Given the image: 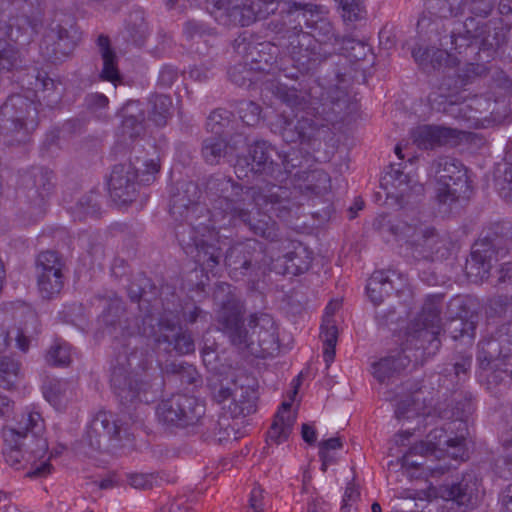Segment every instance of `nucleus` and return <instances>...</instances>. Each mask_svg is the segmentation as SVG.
<instances>
[{
    "mask_svg": "<svg viewBox=\"0 0 512 512\" xmlns=\"http://www.w3.org/2000/svg\"><path fill=\"white\" fill-rule=\"evenodd\" d=\"M42 390L45 399L55 407H61L72 396L70 385L64 380H47L44 383Z\"/></svg>",
    "mask_w": 512,
    "mask_h": 512,
    "instance_id": "obj_43",
    "label": "nucleus"
},
{
    "mask_svg": "<svg viewBox=\"0 0 512 512\" xmlns=\"http://www.w3.org/2000/svg\"><path fill=\"white\" fill-rule=\"evenodd\" d=\"M410 362V357L402 351L373 363L372 374L378 382L385 383L404 370Z\"/></svg>",
    "mask_w": 512,
    "mask_h": 512,
    "instance_id": "obj_35",
    "label": "nucleus"
},
{
    "mask_svg": "<svg viewBox=\"0 0 512 512\" xmlns=\"http://www.w3.org/2000/svg\"><path fill=\"white\" fill-rule=\"evenodd\" d=\"M463 136L461 130L441 125H420L411 131L413 143L425 150L457 145Z\"/></svg>",
    "mask_w": 512,
    "mask_h": 512,
    "instance_id": "obj_22",
    "label": "nucleus"
},
{
    "mask_svg": "<svg viewBox=\"0 0 512 512\" xmlns=\"http://www.w3.org/2000/svg\"><path fill=\"white\" fill-rule=\"evenodd\" d=\"M133 17L134 21L129 26L130 34L137 45H142L147 36V23L142 12H136Z\"/></svg>",
    "mask_w": 512,
    "mask_h": 512,
    "instance_id": "obj_61",
    "label": "nucleus"
},
{
    "mask_svg": "<svg viewBox=\"0 0 512 512\" xmlns=\"http://www.w3.org/2000/svg\"><path fill=\"white\" fill-rule=\"evenodd\" d=\"M166 374L176 375L183 384H195L198 381L199 374L195 367L185 362L172 361L166 363L163 368Z\"/></svg>",
    "mask_w": 512,
    "mask_h": 512,
    "instance_id": "obj_51",
    "label": "nucleus"
},
{
    "mask_svg": "<svg viewBox=\"0 0 512 512\" xmlns=\"http://www.w3.org/2000/svg\"><path fill=\"white\" fill-rule=\"evenodd\" d=\"M236 145H228L226 139L221 134H213L204 139L202 143V157L206 163L215 165L220 162L228 153L234 152Z\"/></svg>",
    "mask_w": 512,
    "mask_h": 512,
    "instance_id": "obj_39",
    "label": "nucleus"
},
{
    "mask_svg": "<svg viewBox=\"0 0 512 512\" xmlns=\"http://www.w3.org/2000/svg\"><path fill=\"white\" fill-rule=\"evenodd\" d=\"M382 281H384V271H376L371 275L367 283L368 297L375 305L382 303L386 296Z\"/></svg>",
    "mask_w": 512,
    "mask_h": 512,
    "instance_id": "obj_57",
    "label": "nucleus"
},
{
    "mask_svg": "<svg viewBox=\"0 0 512 512\" xmlns=\"http://www.w3.org/2000/svg\"><path fill=\"white\" fill-rule=\"evenodd\" d=\"M23 59L17 48L0 38V70L13 71L21 68Z\"/></svg>",
    "mask_w": 512,
    "mask_h": 512,
    "instance_id": "obj_47",
    "label": "nucleus"
},
{
    "mask_svg": "<svg viewBox=\"0 0 512 512\" xmlns=\"http://www.w3.org/2000/svg\"><path fill=\"white\" fill-rule=\"evenodd\" d=\"M495 255L474 244L470 258L466 262V274L474 282L488 278L491 261Z\"/></svg>",
    "mask_w": 512,
    "mask_h": 512,
    "instance_id": "obj_37",
    "label": "nucleus"
},
{
    "mask_svg": "<svg viewBox=\"0 0 512 512\" xmlns=\"http://www.w3.org/2000/svg\"><path fill=\"white\" fill-rule=\"evenodd\" d=\"M342 10L345 21H358L365 17L363 0H335Z\"/></svg>",
    "mask_w": 512,
    "mask_h": 512,
    "instance_id": "obj_55",
    "label": "nucleus"
},
{
    "mask_svg": "<svg viewBox=\"0 0 512 512\" xmlns=\"http://www.w3.org/2000/svg\"><path fill=\"white\" fill-rule=\"evenodd\" d=\"M296 411L291 409L290 402H283L267 432L266 442L269 446L285 445L296 422Z\"/></svg>",
    "mask_w": 512,
    "mask_h": 512,
    "instance_id": "obj_31",
    "label": "nucleus"
},
{
    "mask_svg": "<svg viewBox=\"0 0 512 512\" xmlns=\"http://www.w3.org/2000/svg\"><path fill=\"white\" fill-rule=\"evenodd\" d=\"M14 4L21 13L1 21L0 29L11 41L20 46H26L34 40L43 27V14L40 9H34L27 0H18Z\"/></svg>",
    "mask_w": 512,
    "mask_h": 512,
    "instance_id": "obj_16",
    "label": "nucleus"
},
{
    "mask_svg": "<svg viewBox=\"0 0 512 512\" xmlns=\"http://www.w3.org/2000/svg\"><path fill=\"white\" fill-rule=\"evenodd\" d=\"M420 441V435L417 434L415 431L403 430L394 435V437L391 440V444L398 448H418V445H420Z\"/></svg>",
    "mask_w": 512,
    "mask_h": 512,
    "instance_id": "obj_62",
    "label": "nucleus"
},
{
    "mask_svg": "<svg viewBox=\"0 0 512 512\" xmlns=\"http://www.w3.org/2000/svg\"><path fill=\"white\" fill-rule=\"evenodd\" d=\"M213 299L219 306L217 322L231 343L253 355L271 354L278 349L277 327L271 315L255 313L250 316L249 329L242 323L244 306L231 285L218 284Z\"/></svg>",
    "mask_w": 512,
    "mask_h": 512,
    "instance_id": "obj_3",
    "label": "nucleus"
},
{
    "mask_svg": "<svg viewBox=\"0 0 512 512\" xmlns=\"http://www.w3.org/2000/svg\"><path fill=\"white\" fill-rule=\"evenodd\" d=\"M64 262L55 251H44L39 254L36 262L37 275L40 274H63Z\"/></svg>",
    "mask_w": 512,
    "mask_h": 512,
    "instance_id": "obj_48",
    "label": "nucleus"
},
{
    "mask_svg": "<svg viewBox=\"0 0 512 512\" xmlns=\"http://www.w3.org/2000/svg\"><path fill=\"white\" fill-rule=\"evenodd\" d=\"M391 234L406 240L410 256L415 261H433L445 248V241L437 230L418 221H398L389 226Z\"/></svg>",
    "mask_w": 512,
    "mask_h": 512,
    "instance_id": "obj_11",
    "label": "nucleus"
},
{
    "mask_svg": "<svg viewBox=\"0 0 512 512\" xmlns=\"http://www.w3.org/2000/svg\"><path fill=\"white\" fill-rule=\"evenodd\" d=\"M500 175L496 178L499 195L512 203V151H508L499 168Z\"/></svg>",
    "mask_w": 512,
    "mask_h": 512,
    "instance_id": "obj_44",
    "label": "nucleus"
},
{
    "mask_svg": "<svg viewBox=\"0 0 512 512\" xmlns=\"http://www.w3.org/2000/svg\"><path fill=\"white\" fill-rule=\"evenodd\" d=\"M38 289L44 298H51L63 288V274L37 275Z\"/></svg>",
    "mask_w": 512,
    "mask_h": 512,
    "instance_id": "obj_53",
    "label": "nucleus"
},
{
    "mask_svg": "<svg viewBox=\"0 0 512 512\" xmlns=\"http://www.w3.org/2000/svg\"><path fill=\"white\" fill-rule=\"evenodd\" d=\"M441 300L440 296L428 298L417 319V329L410 334L408 342L417 349H423L428 355L439 350L441 342L438 338L441 331Z\"/></svg>",
    "mask_w": 512,
    "mask_h": 512,
    "instance_id": "obj_14",
    "label": "nucleus"
},
{
    "mask_svg": "<svg viewBox=\"0 0 512 512\" xmlns=\"http://www.w3.org/2000/svg\"><path fill=\"white\" fill-rule=\"evenodd\" d=\"M200 189L192 181L181 182L170 199V214L179 224L175 234L187 254L205 269H213L222 257V247L227 238H221L216 227L200 219L208 217V211L199 203Z\"/></svg>",
    "mask_w": 512,
    "mask_h": 512,
    "instance_id": "obj_2",
    "label": "nucleus"
},
{
    "mask_svg": "<svg viewBox=\"0 0 512 512\" xmlns=\"http://www.w3.org/2000/svg\"><path fill=\"white\" fill-rule=\"evenodd\" d=\"M26 82L35 93L37 101L44 103L47 107L56 106L62 97L61 83L50 78L44 71H33V74L27 75Z\"/></svg>",
    "mask_w": 512,
    "mask_h": 512,
    "instance_id": "obj_30",
    "label": "nucleus"
},
{
    "mask_svg": "<svg viewBox=\"0 0 512 512\" xmlns=\"http://www.w3.org/2000/svg\"><path fill=\"white\" fill-rule=\"evenodd\" d=\"M448 309L451 319L447 322L445 331L453 340L471 343L475 337L478 316L466 308L465 301L460 297L452 299Z\"/></svg>",
    "mask_w": 512,
    "mask_h": 512,
    "instance_id": "obj_20",
    "label": "nucleus"
},
{
    "mask_svg": "<svg viewBox=\"0 0 512 512\" xmlns=\"http://www.w3.org/2000/svg\"><path fill=\"white\" fill-rule=\"evenodd\" d=\"M6 461L11 466H17L20 458L31 461L29 476L44 477L51 472L50 450H6L4 454Z\"/></svg>",
    "mask_w": 512,
    "mask_h": 512,
    "instance_id": "obj_32",
    "label": "nucleus"
},
{
    "mask_svg": "<svg viewBox=\"0 0 512 512\" xmlns=\"http://www.w3.org/2000/svg\"><path fill=\"white\" fill-rule=\"evenodd\" d=\"M44 420L38 412H28L18 421V427H6L2 431L3 441L8 448L21 446L48 448L49 442L43 437Z\"/></svg>",
    "mask_w": 512,
    "mask_h": 512,
    "instance_id": "obj_18",
    "label": "nucleus"
},
{
    "mask_svg": "<svg viewBox=\"0 0 512 512\" xmlns=\"http://www.w3.org/2000/svg\"><path fill=\"white\" fill-rule=\"evenodd\" d=\"M246 164L249 171L255 175L272 179L278 183L286 180L285 174H291L292 169L301 165L298 151L291 150L280 153L267 141H256L249 148L248 160H238L236 174L238 178L247 177Z\"/></svg>",
    "mask_w": 512,
    "mask_h": 512,
    "instance_id": "obj_8",
    "label": "nucleus"
},
{
    "mask_svg": "<svg viewBox=\"0 0 512 512\" xmlns=\"http://www.w3.org/2000/svg\"><path fill=\"white\" fill-rule=\"evenodd\" d=\"M221 2H223L222 6L227 2L225 9L234 24L249 26L256 21L250 0H222Z\"/></svg>",
    "mask_w": 512,
    "mask_h": 512,
    "instance_id": "obj_40",
    "label": "nucleus"
},
{
    "mask_svg": "<svg viewBox=\"0 0 512 512\" xmlns=\"http://www.w3.org/2000/svg\"><path fill=\"white\" fill-rule=\"evenodd\" d=\"M240 119L248 126H254L260 119L261 108L253 101H240L236 107Z\"/></svg>",
    "mask_w": 512,
    "mask_h": 512,
    "instance_id": "obj_56",
    "label": "nucleus"
},
{
    "mask_svg": "<svg viewBox=\"0 0 512 512\" xmlns=\"http://www.w3.org/2000/svg\"><path fill=\"white\" fill-rule=\"evenodd\" d=\"M82 444L91 448L101 446L125 448L135 445L133 434L119 426L113 415L105 411L99 412L93 418L82 439Z\"/></svg>",
    "mask_w": 512,
    "mask_h": 512,
    "instance_id": "obj_15",
    "label": "nucleus"
},
{
    "mask_svg": "<svg viewBox=\"0 0 512 512\" xmlns=\"http://www.w3.org/2000/svg\"><path fill=\"white\" fill-rule=\"evenodd\" d=\"M104 331L115 339H125L130 335L128 319L125 317L123 301L118 298L111 300L101 316Z\"/></svg>",
    "mask_w": 512,
    "mask_h": 512,
    "instance_id": "obj_34",
    "label": "nucleus"
},
{
    "mask_svg": "<svg viewBox=\"0 0 512 512\" xmlns=\"http://www.w3.org/2000/svg\"><path fill=\"white\" fill-rule=\"evenodd\" d=\"M230 115V112L223 109L213 111L207 119L208 129H210L213 134L226 135L224 128L230 123Z\"/></svg>",
    "mask_w": 512,
    "mask_h": 512,
    "instance_id": "obj_60",
    "label": "nucleus"
},
{
    "mask_svg": "<svg viewBox=\"0 0 512 512\" xmlns=\"http://www.w3.org/2000/svg\"><path fill=\"white\" fill-rule=\"evenodd\" d=\"M158 326L159 330L155 338L158 344L167 343L179 354H189L195 350L192 336L183 331L174 321L162 318Z\"/></svg>",
    "mask_w": 512,
    "mask_h": 512,
    "instance_id": "obj_28",
    "label": "nucleus"
},
{
    "mask_svg": "<svg viewBox=\"0 0 512 512\" xmlns=\"http://www.w3.org/2000/svg\"><path fill=\"white\" fill-rule=\"evenodd\" d=\"M70 360L69 345L59 340H56L46 353V362L52 366H67Z\"/></svg>",
    "mask_w": 512,
    "mask_h": 512,
    "instance_id": "obj_54",
    "label": "nucleus"
},
{
    "mask_svg": "<svg viewBox=\"0 0 512 512\" xmlns=\"http://www.w3.org/2000/svg\"><path fill=\"white\" fill-rule=\"evenodd\" d=\"M80 40V32L76 26L57 24L45 33L40 45L44 58L57 63L68 58Z\"/></svg>",
    "mask_w": 512,
    "mask_h": 512,
    "instance_id": "obj_19",
    "label": "nucleus"
},
{
    "mask_svg": "<svg viewBox=\"0 0 512 512\" xmlns=\"http://www.w3.org/2000/svg\"><path fill=\"white\" fill-rule=\"evenodd\" d=\"M228 74L230 80L240 87L249 86L252 82V73L245 65H235L229 70Z\"/></svg>",
    "mask_w": 512,
    "mask_h": 512,
    "instance_id": "obj_64",
    "label": "nucleus"
},
{
    "mask_svg": "<svg viewBox=\"0 0 512 512\" xmlns=\"http://www.w3.org/2000/svg\"><path fill=\"white\" fill-rule=\"evenodd\" d=\"M111 374V386L122 405L149 402L147 393L160 385V377L153 366V353L141 337L134 339L130 351L117 357Z\"/></svg>",
    "mask_w": 512,
    "mask_h": 512,
    "instance_id": "obj_5",
    "label": "nucleus"
},
{
    "mask_svg": "<svg viewBox=\"0 0 512 512\" xmlns=\"http://www.w3.org/2000/svg\"><path fill=\"white\" fill-rule=\"evenodd\" d=\"M25 334L26 331L17 326L9 328L4 325H0V353L4 352L8 348L13 338L16 341L17 347L21 351L27 352L30 345V339Z\"/></svg>",
    "mask_w": 512,
    "mask_h": 512,
    "instance_id": "obj_46",
    "label": "nucleus"
},
{
    "mask_svg": "<svg viewBox=\"0 0 512 512\" xmlns=\"http://www.w3.org/2000/svg\"><path fill=\"white\" fill-rule=\"evenodd\" d=\"M38 126V109L34 101L21 94L8 97L0 108V133L10 144L26 142Z\"/></svg>",
    "mask_w": 512,
    "mask_h": 512,
    "instance_id": "obj_10",
    "label": "nucleus"
},
{
    "mask_svg": "<svg viewBox=\"0 0 512 512\" xmlns=\"http://www.w3.org/2000/svg\"><path fill=\"white\" fill-rule=\"evenodd\" d=\"M205 193L211 204L208 221L214 227L216 224L225 226L233 216L234 208H239L247 200H252L259 209L281 219L288 217L292 207L300 204L292 200L287 187L272 184L266 188L251 187L244 190L231 178L222 175L207 179Z\"/></svg>",
    "mask_w": 512,
    "mask_h": 512,
    "instance_id": "obj_4",
    "label": "nucleus"
},
{
    "mask_svg": "<svg viewBox=\"0 0 512 512\" xmlns=\"http://www.w3.org/2000/svg\"><path fill=\"white\" fill-rule=\"evenodd\" d=\"M277 99L296 111L294 118L281 114L272 124L287 143L308 142L317 134L319 124L312 118L314 100L305 90L288 87L281 83L267 86Z\"/></svg>",
    "mask_w": 512,
    "mask_h": 512,
    "instance_id": "obj_7",
    "label": "nucleus"
},
{
    "mask_svg": "<svg viewBox=\"0 0 512 512\" xmlns=\"http://www.w3.org/2000/svg\"><path fill=\"white\" fill-rule=\"evenodd\" d=\"M337 336L338 330L333 319L324 317L323 324L321 326L320 338L324 344L323 357L327 364L334 360Z\"/></svg>",
    "mask_w": 512,
    "mask_h": 512,
    "instance_id": "obj_45",
    "label": "nucleus"
},
{
    "mask_svg": "<svg viewBox=\"0 0 512 512\" xmlns=\"http://www.w3.org/2000/svg\"><path fill=\"white\" fill-rule=\"evenodd\" d=\"M97 47L102 59L100 78L110 82L119 81L121 76L118 69V58L116 53L111 49L109 38L100 35L97 39Z\"/></svg>",
    "mask_w": 512,
    "mask_h": 512,
    "instance_id": "obj_38",
    "label": "nucleus"
},
{
    "mask_svg": "<svg viewBox=\"0 0 512 512\" xmlns=\"http://www.w3.org/2000/svg\"><path fill=\"white\" fill-rule=\"evenodd\" d=\"M212 395L219 404H225L230 400L223 409H226L232 418L245 417L255 411L256 380L245 373H240L231 380L230 385L214 383Z\"/></svg>",
    "mask_w": 512,
    "mask_h": 512,
    "instance_id": "obj_12",
    "label": "nucleus"
},
{
    "mask_svg": "<svg viewBox=\"0 0 512 512\" xmlns=\"http://www.w3.org/2000/svg\"><path fill=\"white\" fill-rule=\"evenodd\" d=\"M149 119L157 126H165L173 114V102L167 95L156 94L149 99Z\"/></svg>",
    "mask_w": 512,
    "mask_h": 512,
    "instance_id": "obj_41",
    "label": "nucleus"
},
{
    "mask_svg": "<svg viewBox=\"0 0 512 512\" xmlns=\"http://www.w3.org/2000/svg\"><path fill=\"white\" fill-rule=\"evenodd\" d=\"M20 379V363L10 357H0V386L10 389Z\"/></svg>",
    "mask_w": 512,
    "mask_h": 512,
    "instance_id": "obj_49",
    "label": "nucleus"
},
{
    "mask_svg": "<svg viewBox=\"0 0 512 512\" xmlns=\"http://www.w3.org/2000/svg\"><path fill=\"white\" fill-rule=\"evenodd\" d=\"M250 3L253 6L256 21L267 18L277 10L275 0H250Z\"/></svg>",
    "mask_w": 512,
    "mask_h": 512,
    "instance_id": "obj_63",
    "label": "nucleus"
},
{
    "mask_svg": "<svg viewBox=\"0 0 512 512\" xmlns=\"http://www.w3.org/2000/svg\"><path fill=\"white\" fill-rule=\"evenodd\" d=\"M137 170L131 162L117 164L109 179V192L114 202L125 205L134 201L139 183Z\"/></svg>",
    "mask_w": 512,
    "mask_h": 512,
    "instance_id": "obj_21",
    "label": "nucleus"
},
{
    "mask_svg": "<svg viewBox=\"0 0 512 512\" xmlns=\"http://www.w3.org/2000/svg\"><path fill=\"white\" fill-rule=\"evenodd\" d=\"M122 132L130 139L140 137L144 131L145 112L138 101H129L122 108Z\"/></svg>",
    "mask_w": 512,
    "mask_h": 512,
    "instance_id": "obj_36",
    "label": "nucleus"
},
{
    "mask_svg": "<svg viewBox=\"0 0 512 512\" xmlns=\"http://www.w3.org/2000/svg\"><path fill=\"white\" fill-rule=\"evenodd\" d=\"M442 19L418 21V28L426 29L430 46L413 48L412 57L428 73L458 66L470 47L490 51L507 40L508 29L500 21L468 17L458 28L449 29Z\"/></svg>",
    "mask_w": 512,
    "mask_h": 512,
    "instance_id": "obj_1",
    "label": "nucleus"
},
{
    "mask_svg": "<svg viewBox=\"0 0 512 512\" xmlns=\"http://www.w3.org/2000/svg\"><path fill=\"white\" fill-rule=\"evenodd\" d=\"M52 171L38 167L33 168L23 178V183L27 188V197L32 204L42 212L44 200L53 190Z\"/></svg>",
    "mask_w": 512,
    "mask_h": 512,
    "instance_id": "obj_27",
    "label": "nucleus"
},
{
    "mask_svg": "<svg viewBox=\"0 0 512 512\" xmlns=\"http://www.w3.org/2000/svg\"><path fill=\"white\" fill-rule=\"evenodd\" d=\"M100 207L98 203V195L91 192L82 196L75 206L72 213L78 220H85L87 218L97 217Z\"/></svg>",
    "mask_w": 512,
    "mask_h": 512,
    "instance_id": "obj_50",
    "label": "nucleus"
},
{
    "mask_svg": "<svg viewBox=\"0 0 512 512\" xmlns=\"http://www.w3.org/2000/svg\"><path fill=\"white\" fill-rule=\"evenodd\" d=\"M320 7L312 3L288 2L285 10L282 11L284 24L293 30L290 36L288 50L294 66L300 73H307L314 69L324 56L316 51V42L338 43V36L335 34L333 25L327 19H320L316 22V35L302 31L301 22H307V13H318Z\"/></svg>",
    "mask_w": 512,
    "mask_h": 512,
    "instance_id": "obj_6",
    "label": "nucleus"
},
{
    "mask_svg": "<svg viewBox=\"0 0 512 512\" xmlns=\"http://www.w3.org/2000/svg\"><path fill=\"white\" fill-rule=\"evenodd\" d=\"M205 414V405L196 397L173 395L157 407V415L167 424L186 427L197 424Z\"/></svg>",
    "mask_w": 512,
    "mask_h": 512,
    "instance_id": "obj_17",
    "label": "nucleus"
},
{
    "mask_svg": "<svg viewBox=\"0 0 512 512\" xmlns=\"http://www.w3.org/2000/svg\"><path fill=\"white\" fill-rule=\"evenodd\" d=\"M479 247L498 256H505L512 251V224L509 222L493 223L483 230L476 243Z\"/></svg>",
    "mask_w": 512,
    "mask_h": 512,
    "instance_id": "obj_26",
    "label": "nucleus"
},
{
    "mask_svg": "<svg viewBox=\"0 0 512 512\" xmlns=\"http://www.w3.org/2000/svg\"><path fill=\"white\" fill-rule=\"evenodd\" d=\"M443 439V443L447 444L449 447H467L473 444V441L470 437H467L463 432L456 435L455 437H447L446 432L442 428H436L432 430L428 436L427 441H420L419 448H438L441 445Z\"/></svg>",
    "mask_w": 512,
    "mask_h": 512,
    "instance_id": "obj_42",
    "label": "nucleus"
},
{
    "mask_svg": "<svg viewBox=\"0 0 512 512\" xmlns=\"http://www.w3.org/2000/svg\"><path fill=\"white\" fill-rule=\"evenodd\" d=\"M433 404L427 399L426 392L419 389L401 399L395 409L398 420L424 417L431 414Z\"/></svg>",
    "mask_w": 512,
    "mask_h": 512,
    "instance_id": "obj_33",
    "label": "nucleus"
},
{
    "mask_svg": "<svg viewBox=\"0 0 512 512\" xmlns=\"http://www.w3.org/2000/svg\"><path fill=\"white\" fill-rule=\"evenodd\" d=\"M440 498L446 501H453L458 506L466 505L470 502V496L460 485H443L438 490Z\"/></svg>",
    "mask_w": 512,
    "mask_h": 512,
    "instance_id": "obj_59",
    "label": "nucleus"
},
{
    "mask_svg": "<svg viewBox=\"0 0 512 512\" xmlns=\"http://www.w3.org/2000/svg\"><path fill=\"white\" fill-rule=\"evenodd\" d=\"M291 177V183L295 190L306 196H319L330 190V177L323 170L296 171L295 173L285 174V177Z\"/></svg>",
    "mask_w": 512,
    "mask_h": 512,
    "instance_id": "obj_29",
    "label": "nucleus"
},
{
    "mask_svg": "<svg viewBox=\"0 0 512 512\" xmlns=\"http://www.w3.org/2000/svg\"><path fill=\"white\" fill-rule=\"evenodd\" d=\"M428 102L431 108L438 112L455 113L457 111L461 113L468 108V105L464 104L455 106L450 96L442 92V87H439L437 91H433L429 94Z\"/></svg>",
    "mask_w": 512,
    "mask_h": 512,
    "instance_id": "obj_52",
    "label": "nucleus"
},
{
    "mask_svg": "<svg viewBox=\"0 0 512 512\" xmlns=\"http://www.w3.org/2000/svg\"><path fill=\"white\" fill-rule=\"evenodd\" d=\"M263 253L256 241L238 243L227 251L225 264L236 276L247 275L249 271L256 272L262 268Z\"/></svg>",
    "mask_w": 512,
    "mask_h": 512,
    "instance_id": "obj_23",
    "label": "nucleus"
},
{
    "mask_svg": "<svg viewBox=\"0 0 512 512\" xmlns=\"http://www.w3.org/2000/svg\"><path fill=\"white\" fill-rule=\"evenodd\" d=\"M512 339L502 331V326L492 337L483 339L478 344L477 362L482 370H490L486 377L488 390L493 393L502 392L501 385L510 388L512 384V363L508 358L512 351L508 348Z\"/></svg>",
    "mask_w": 512,
    "mask_h": 512,
    "instance_id": "obj_9",
    "label": "nucleus"
},
{
    "mask_svg": "<svg viewBox=\"0 0 512 512\" xmlns=\"http://www.w3.org/2000/svg\"><path fill=\"white\" fill-rule=\"evenodd\" d=\"M245 203L239 208H234L233 216L226 224L240 221L249 227L250 231L270 242L280 241L281 235L277 223L266 213L258 212V218L252 217L251 212L245 207Z\"/></svg>",
    "mask_w": 512,
    "mask_h": 512,
    "instance_id": "obj_25",
    "label": "nucleus"
},
{
    "mask_svg": "<svg viewBox=\"0 0 512 512\" xmlns=\"http://www.w3.org/2000/svg\"><path fill=\"white\" fill-rule=\"evenodd\" d=\"M497 0H425L429 9L439 18L457 17L466 9L477 16L487 17Z\"/></svg>",
    "mask_w": 512,
    "mask_h": 512,
    "instance_id": "obj_24",
    "label": "nucleus"
},
{
    "mask_svg": "<svg viewBox=\"0 0 512 512\" xmlns=\"http://www.w3.org/2000/svg\"><path fill=\"white\" fill-rule=\"evenodd\" d=\"M432 170L437 180V199L441 204L452 205L468 198L467 169L459 160L439 157L433 162Z\"/></svg>",
    "mask_w": 512,
    "mask_h": 512,
    "instance_id": "obj_13",
    "label": "nucleus"
},
{
    "mask_svg": "<svg viewBox=\"0 0 512 512\" xmlns=\"http://www.w3.org/2000/svg\"><path fill=\"white\" fill-rule=\"evenodd\" d=\"M471 364L472 356L461 354L456 356L454 362L447 365L444 371L447 375H451L453 373L459 381L465 380L470 371Z\"/></svg>",
    "mask_w": 512,
    "mask_h": 512,
    "instance_id": "obj_58",
    "label": "nucleus"
}]
</instances>
